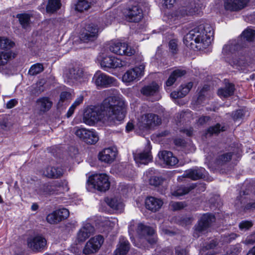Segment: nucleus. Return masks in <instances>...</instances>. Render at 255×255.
Segmentation results:
<instances>
[{
	"label": "nucleus",
	"instance_id": "1",
	"mask_svg": "<svg viewBox=\"0 0 255 255\" xmlns=\"http://www.w3.org/2000/svg\"><path fill=\"white\" fill-rule=\"evenodd\" d=\"M105 112L108 119L115 125L121 124L127 114L125 102L117 96H109L104 99L100 107L91 105L83 114L84 122L92 126L100 121Z\"/></svg>",
	"mask_w": 255,
	"mask_h": 255
},
{
	"label": "nucleus",
	"instance_id": "2",
	"mask_svg": "<svg viewBox=\"0 0 255 255\" xmlns=\"http://www.w3.org/2000/svg\"><path fill=\"white\" fill-rule=\"evenodd\" d=\"M222 53L226 61L234 68H239L246 63V50L241 40H233L223 46Z\"/></svg>",
	"mask_w": 255,
	"mask_h": 255
},
{
	"label": "nucleus",
	"instance_id": "3",
	"mask_svg": "<svg viewBox=\"0 0 255 255\" xmlns=\"http://www.w3.org/2000/svg\"><path fill=\"white\" fill-rule=\"evenodd\" d=\"M214 31L209 24H200L191 29L184 36L183 42L189 48L198 49L195 44L202 43L208 45L211 43V37L213 36Z\"/></svg>",
	"mask_w": 255,
	"mask_h": 255
},
{
	"label": "nucleus",
	"instance_id": "4",
	"mask_svg": "<svg viewBox=\"0 0 255 255\" xmlns=\"http://www.w3.org/2000/svg\"><path fill=\"white\" fill-rule=\"evenodd\" d=\"M136 230L139 236V243L135 245L136 247L140 249H149L156 244L157 235L152 227L139 223Z\"/></svg>",
	"mask_w": 255,
	"mask_h": 255
},
{
	"label": "nucleus",
	"instance_id": "5",
	"mask_svg": "<svg viewBox=\"0 0 255 255\" xmlns=\"http://www.w3.org/2000/svg\"><path fill=\"white\" fill-rule=\"evenodd\" d=\"M67 186L68 182L65 179L52 180L40 184L36 191L40 195H58L60 193L59 188Z\"/></svg>",
	"mask_w": 255,
	"mask_h": 255
},
{
	"label": "nucleus",
	"instance_id": "6",
	"mask_svg": "<svg viewBox=\"0 0 255 255\" xmlns=\"http://www.w3.org/2000/svg\"><path fill=\"white\" fill-rule=\"evenodd\" d=\"M124 15L126 20L129 22L138 23L143 17V10L140 5L136 2H130L124 9Z\"/></svg>",
	"mask_w": 255,
	"mask_h": 255
},
{
	"label": "nucleus",
	"instance_id": "7",
	"mask_svg": "<svg viewBox=\"0 0 255 255\" xmlns=\"http://www.w3.org/2000/svg\"><path fill=\"white\" fill-rule=\"evenodd\" d=\"M129 61V59L127 58L122 59L114 56L106 55L101 57L100 64L104 70L108 71L110 69L129 66L130 64Z\"/></svg>",
	"mask_w": 255,
	"mask_h": 255
},
{
	"label": "nucleus",
	"instance_id": "8",
	"mask_svg": "<svg viewBox=\"0 0 255 255\" xmlns=\"http://www.w3.org/2000/svg\"><path fill=\"white\" fill-rule=\"evenodd\" d=\"M89 184L99 191L106 192L110 187L111 183L109 176L106 173L95 174L91 175L88 179Z\"/></svg>",
	"mask_w": 255,
	"mask_h": 255
},
{
	"label": "nucleus",
	"instance_id": "9",
	"mask_svg": "<svg viewBox=\"0 0 255 255\" xmlns=\"http://www.w3.org/2000/svg\"><path fill=\"white\" fill-rule=\"evenodd\" d=\"M99 31V27L97 24L86 22L81 31L80 39L84 43L93 42L98 37Z\"/></svg>",
	"mask_w": 255,
	"mask_h": 255
},
{
	"label": "nucleus",
	"instance_id": "10",
	"mask_svg": "<svg viewBox=\"0 0 255 255\" xmlns=\"http://www.w3.org/2000/svg\"><path fill=\"white\" fill-rule=\"evenodd\" d=\"M215 219V215L210 213L203 214L194 226L193 237L197 238L200 234L209 228Z\"/></svg>",
	"mask_w": 255,
	"mask_h": 255
},
{
	"label": "nucleus",
	"instance_id": "11",
	"mask_svg": "<svg viewBox=\"0 0 255 255\" xmlns=\"http://www.w3.org/2000/svg\"><path fill=\"white\" fill-rule=\"evenodd\" d=\"M109 49L112 52L119 55L131 56L134 54L135 50L128 44L119 40H112L109 44Z\"/></svg>",
	"mask_w": 255,
	"mask_h": 255
},
{
	"label": "nucleus",
	"instance_id": "12",
	"mask_svg": "<svg viewBox=\"0 0 255 255\" xmlns=\"http://www.w3.org/2000/svg\"><path fill=\"white\" fill-rule=\"evenodd\" d=\"M27 244L28 247L35 253L43 252L47 248V240L41 234L28 238Z\"/></svg>",
	"mask_w": 255,
	"mask_h": 255
},
{
	"label": "nucleus",
	"instance_id": "13",
	"mask_svg": "<svg viewBox=\"0 0 255 255\" xmlns=\"http://www.w3.org/2000/svg\"><path fill=\"white\" fill-rule=\"evenodd\" d=\"M75 133L81 140L88 144H95L99 139L97 132L94 129L80 128L76 129Z\"/></svg>",
	"mask_w": 255,
	"mask_h": 255
},
{
	"label": "nucleus",
	"instance_id": "14",
	"mask_svg": "<svg viewBox=\"0 0 255 255\" xmlns=\"http://www.w3.org/2000/svg\"><path fill=\"white\" fill-rule=\"evenodd\" d=\"M233 152H225L223 150L217 151L214 154L213 164L216 168L220 169L226 166L232 159Z\"/></svg>",
	"mask_w": 255,
	"mask_h": 255
},
{
	"label": "nucleus",
	"instance_id": "15",
	"mask_svg": "<svg viewBox=\"0 0 255 255\" xmlns=\"http://www.w3.org/2000/svg\"><path fill=\"white\" fill-rule=\"evenodd\" d=\"M102 235H98L92 238L86 243L83 252L85 255H90L97 252L104 243Z\"/></svg>",
	"mask_w": 255,
	"mask_h": 255
},
{
	"label": "nucleus",
	"instance_id": "16",
	"mask_svg": "<svg viewBox=\"0 0 255 255\" xmlns=\"http://www.w3.org/2000/svg\"><path fill=\"white\" fill-rule=\"evenodd\" d=\"M95 84L98 88H104L111 86L116 81V79L112 77L103 73H96L93 78Z\"/></svg>",
	"mask_w": 255,
	"mask_h": 255
},
{
	"label": "nucleus",
	"instance_id": "17",
	"mask_svg": "<svg viewBox=\"0 0 255 255\" xmlns=\"http://www.w3.org/2000/svg\"><path fill=\"white\" fill-rule=\"evenodd\" d=\"M42 174L49 179H59L63 176L64 171L59 166L47 165L41 170Z\"/></svg>",
	"mask_w": 255,
	"mask_h": 255
},
{
	"label": "nucleus",
	"instance_id": "18",
	"mask_svg": "<svg viewBox=\"0 0 255 255\" xmlns=\"http://www.w3.org/2000/svg\"><path fill=\"white\" fill-rule=\"evenodd\" d=\"M69 216V211L66 208L56 210L47 217V221L51 224L58 223Z\"/></svg>",
	"mask_w": 255,
	"mask_h": 255
},
{
	"label": "nucleus",
	"instance_id": "19",
	"mask_svg": "<svg viewBox=\"0 0 255 255\" xmlns=\"http://www.w3.org/2000/svg\"><path fill=\"white\" fill-rule=\"evenodd\" d=\"M250 0H225L224 7L227 10L238 11L247 6Z\"/></svg>",
	"mask_w": 255,
	"mask_h": 255
},
{
	"label": "nucleus",
	"instance_id": "20",
	"mask_svg": "<svg viewBox=\"0 0 255 255\" xmlns=\"http://www.w3.org/2000/svg\"><path fill=\"white\" fill-rule=\"evenodd\" d=\"M117 155V151L109 147L99 152L98 157L99 160L101 162L111 164L115 160Z\"/></svg>",
	"mask_w": 255,
	"mask_h": 255
},
{
	"label": "nucleus",
	"instance_id": "21",
	"mask_svg": "<svg viewBox=\"0 0 255 255\" xmlns=\"http://www.w3.org/2000/svg\"><path fill=\"white\" fill-rule=\"evenodd\" d=\"M201 11V8L199 5L195 4L188 6H184L180 8L177 11V17H183L186 16H193L199 15Z\"/></svg>",
	"mask_w": 255,
	"mask_h": 255
},
{
	"label": "nucleus",
	"instance_id": "22",
	"mask_svg": "<svg viewBox=\"0 0 255 255\" xmlns=\"http://www.w3.org/2000/svg\"><path fill=\"white\" fill-rule=\"evenodd\" d=\"M142 123L147 128L159 126L161 124V119L159 116L152 114H145L142 116Z\"/></svg>",
	"mask_w": 255,
	"mask_h": 255
},
{
	"label": "nucleus",
	"instance_id": "23",
	"mask_svg": "<svg viewBox=\"0 0 255 255\" xmlns=\"http://www.w3.org/2000/svg\"><path fill=\"white\" fill-rule=\"evenodd\" d=\"M95 228L90 223H87L80 229L77 234L79 242H85L94 233Z\"/></svg>",
	"mask_w": 255,
	"mask_h": 255
},
{
	"label": "nucleus",
	"instance_id": "24",
	"mask_svg": "<svg viewBox=\"0 0 255 255\" xmlns=\"http://www.w3.org/2000/svg\"><path fill=\"white\" fill-rule=\"evenodd\" d=\"M163 201L157 198L149 196L145 200V208L153 212L159 210L163 205Z\"/></svg>",
	"mask_w": 255,
	"mask_h": 255
},
{
	"label": "nucleus",
	"instance_id": "25",
	"mask_svg": "<svg viewBox=\"0 0 255 255\" xmlns=\"http://www.w3.org/2000/svg\"><path fill=\"white\" fill-rule=\"evenodd\" d=\"M142 76V71L139 67H135L127 71L122 77L123 81L126 83H130Z\"/></svg>",
	"mask_w": 255,
	"mask_h": 255
},
{
	"label": "nucleus",
	"instance_id": "26",
	"mask_svg": "<svg viewBox=\"0 0 255 255\" xmlns=\"http://www.w3.org/2000/svg\"><path fill=\"white\" fill-rule=\"evenodd\" d=\"M36 106L40 113L48 112L52 107L53 102L48 97H42L36 101Z\"/></svg>",
	"mask_w": 255,
	"mask_h": 255
},
{
	"label": "nucleus",
	"instance_id": "27",
	"mask_svg": "<svg viewBox=\"0 0 255 255\" xmlns=\"http://www.w3.org/2000/svg\"><path fill=\"white\" fill-rule=\"evenodd\" d=\"M235 90L234 84L231 82L226 83L224 87L218 90L217 95L221 98H227L234 95Z\"/></svg>",
	"mask_w": 255,
	"mask_h": 255
},
{
	"label": "nucleus",
	"instance_id": "28",
	"mask_svg": "<svg viewBox=\"0 0 255 255\" xmlns=\"http://www.w3.org/2000/svg\"><path fill=\"white\" fill-rule=\"evenodd\" d=\"M160 158L168 166H174L178 162V158L170 151L163 150L159 153Z\"/></svg>",
	"mask_w": 255,
	"mask_h": 255
},
{
	"label": "nucleus",
	"instance_id": "29",
	"mask_svg": "<svg viewBox=\"0 0 255 255\" xmlns=\"http://www.w3.org/2000/svg\"><path fill=\"white\" fill-rule=\"evenodd\" d=\"M205 168L196 167L195 168L190 169L185 171V177L193 180H197L204 177Z\"/></svg>",
	"mask_w": 255,
	"mask_h": 255
},
{
	"label": "nucleus",
	"instance_id": "30",
	"mask_svg": "<svg viewBox=\"0 0 255 255\" xmlns=\"http://www.w3.org/2000/svg\"><path fill=\"white\" fill-rule=\"evenodd\" d=\"M196 187V184L192 183L188 185H180L177 186L172 194L175 197H180L189 193Z\"/></svg>",
	"mask_w": 255,
	"mask_h": 255
},
{
	"label": "nucleus",
	"instance_id": "31",
	"mask_svg": "<svg viewBox=\"0 0 255 255\" xmlns=\"http://www.w3.org/2000/svg\"><path fill=\"white\" fill-rule=\"evenodd\" d=\"M159 86L155 82H152L150 84L143 86L140 90L141 93L146 96H151L158 93Z\"/></svg>",
	"mask_w": 255,
	"mask_h": 255
},
{
	"label": "nucleus",
	"instance_id": "32",
	"mask_svg": "<svg viewBox=\"0 0 255 255\" xmlns=\"http://www.w3.org/2000/svg\"><path fill=\"white\" fill-rule=\"evenodd\" d=\"M186 74V71L182 69H176L173 71L169 75L168 79L165 82L167 87H170L173 85L177 79L182 77Z\"/></svg>",
	"mask_w": 255,
	"mask_h": 255
},
{
	"label": "nucleus",
	"instance_id": "33",
	"mask_svg": "<svg viewBox=\"0 0 255 255\" xmlns=\"http://www.w3.org/2000/svg\"><path fill=\"white\" fill-rule=\"evenodd\" d=\"M130 249V244L128 240L120 239L118 248L115 251V255H126Z\"/></svg>",
	"mask_w": 255,
	"mask_h": 255
},
{
	"label": "nucleus",
	"instance_id": "34",
	"mask_svg": "<svg viewBox=\"0 0 255 255\" xmlns=\"http://www.w3.org/2000/svg\"><path fill=\"white\" fill-rule=\"evenodd\" d=\"M225 131V127H222L221 124L217 123L214 126H210L206 129L205 130L204 135L207 136L209 135L210 136H213L214 134H218L221 131Z\"/></svg>",
	"mask_w": 255,
	"mask_h": 255
},
{
	"label": "nucleus",
	"instance_id": "35",
	"mask_svg": "<svg viewBox=\"0 0 255 255\" xmlns=\"http://www.w3.org/2000/svg\"><path fill=\"white\" fill-rule=\"evenodd\" d=\"M31 14L27 13H18L15 17L18 18V21L21 27L25 29L28 27L30 24Z\"/></svg>",
	"mask_w": 255,
	"mask_h": 255
},
{
	"label": "nucleus",
	"instance_id": "36",
	"mask_svg": "<svg viewBox=\"0 0 255 255\" xmlns=\"http://www.w3.org/2000/svg\"><path fill=\"white\" fill-rule=\"evenodd\" d=\"M135 160L140 163L147 164L152 161V157L150 151H143L138 153L135 157Z\"/></svg>",
	"mask_w": 255,
	"mask_h": 255
},
{
	"label": "nucleus",
	"instance_id": "37",
	"mask_svg": "<svg viewBox=\"0 0 255 255\" xmlns=\"http://www.w3.org/2000/svg\"><path fill=\"white\" fill-rule=\"evenodd\" d=\"M45 82L43 79L38 81L34 86L32 87L30 92L32 96H38L40 94L45 91L44 84Z\"/></svg>",
	"mask_w": 255,
	"mask_h": 255
},
{
	"label": "nucleus",
	"instance_id": "38",
	"mask_svg": "<svg viewBox=\"0 0 255 255\" xmlns=\"http://www.w3.org/2000/svg\"><path fill=\"white\" fill-rule=\"evenodd\" d=\"M93 1L88 0H78L75 5V10L82 12L88 10L93 5Z\"/></svg>",
	"mask_w": 255,
	"mask_h": 255
},
{
	"label": "nucleus",
	"instance_id": "39",
	"mask_svg": "<svg viewBox=\"0 0 255 255\" xmlns=\"http://www.w3.org/2000/svg\"><path fill=\"white\" fill-rule=\"evenodd\" d=\"M16 55V54L11 50L0 52V66L5 65L8 60L11 59V58H14Z\"/></svg>",
	"mask_w": 255,
	"mask_h": 255
},
{
	"label": "nucleus",
	"instance_id": "40",
	"mask_svg": "<svg viewBox=\"0 0 255 255\" xmlns=\"http://www.w3.org/2000/svg\"><path fill=\"white\" fill-rule=\"evenodd\" d=\"M241 37L246 41L253 42L255 40V30L248 27L242 32Z\"/></svg>",
	"mask_w": 255,
	"mask_h": 255
},
{
	"label": "nucleus",
	"instance_id": "41",
	"mask_svg": "<svg viewBox=\"0 0 255 255\" xmlns=\"http://www.w3.org/2000/svg\"><path fill=\"white\" fill-rule=\"evenodd\" d=\"M15 46V43L7 37L0 36V49L4 51L11 50Z\"/></svg>",
	"mask_w": 255,
	"mask_h": 255
},
{
	"label": "nucleus",
	"instance_id": "42",
	"mask_svg": "<svg viewBox=\"0 0 255 255\" xmlns=\"http://www.w3.org/2000/svg\"><path fill=\"white\" fill-rule=\"evenodd\" d=\"M60 0H48L46 6V10L47 12L53 13L61 7Z\"/></svg>",
	"mask_w": 255,
	"mask_h": 255
},
{
	"label": "nucleus",
	"instance_id": "43",
	"mask_svg": "<svg viewBox=\"0 0 255 255\" xmlns=\"http://www.w3.org/2000/svg\"><path fill=\"white\" fill-rule=\"evenodd\" d=\"M149 183L151 186L159 187L161 185L165 180V178L161 176L151 175L149 176Z\"/></svg>",
	"mask_w": 255,
	"mask_h": 255
},
{
	"label": "nucleus",
	"instance_id": "44",
	"mask_svg": "<svg viewBox=\"0 0 255 255\" xmlns=\"http://www.w3.org/2000/svg\"><path fill=\"white\" fill-rule=\"evenodd\" d=\"M44 70L43 65L42 63H37L33 64L30 67L28 70V74L31 76H35Z\"/></svg>",
	"mask_w": 255,
	"mask_h": 255
},
{
	"label": "nucleus",
	"instance_id": "45",
	"mask_svg": "<svg viewBox=\"0 0 255 255\" xmlns=\"http://www.w3.org/2000/svg\"><path fill=\"white\" fill-rule=\"evenodd\" d=\"M84 98L82 96H80L79 97L77 98L74 102L72 104V105L69 108L67 114H66V117L69 118L70 117L72 116V115L74 114V111L76 107L79 106L80 104L82 103L83 101Z\"/></svg>",
	"mask_w": 255,
	"mask_h": 255
},
{
	"label": "nucleus",
	"instance_id": "46",
	"mask_svg": "<svg viewBox=\"0 0 255 255\" xmlns=\"http://www.w3.org/2000/svg\"><path fill=\"white\" fill-rule=\"evenodd\" d=\"M69 73L71 78L78 80L83 76L84 72L81 68L77 67L71 69Z\"/></svg>",
	"mask_w": 255,
	"mask_h": 255
},
{
	"label": "nucleus",
	"instance_id": "47",
	"mask_svg": "<svg viewBox=\"0 0 255 255\" xmlns=\"http://www.w3.org/2000/svg\"><path fill=\"white\" fill-rule=\"evenodd\" d=\"M105 200L107 204L113 209L118 210L120 209V207L121 206V203L116 198L107 197Z\"/></svg>",
	"mask_w": 255,
	"mask_h": 255
},
{
	"label": "nucleus",
	"instance_id": "48",
	"mask_svg": "<svg viewBox=\"0 0 255 255\" xmlns=\"http://www.w3.org/2000/svg\"><path fill=\"white\" fill-rule=\"evenodd\" d=\"M246 113V111L245 109H239L232 112L231 117L233 120L236 122L243 119L245 116Z\"/></svg>",
	"mask_w": 255,
	"mask_h": 255
},
{
	"label": "nucleus",
	"instance_id": "49",
	"mask_svg": "<svg viewBox=\"0 0 255 255\" xmlns=\"http://www.w3.org/2000/svg\"><path fill=\"white\" fill-rule=\"evenodd\" d=\"M11 126L10 123L7 118V115H3L0 116V127L4 130H7Z\"/></svg>",
	"mask_w": 255,
	"mask_h": 255
},
{
	"label": "nucleus",
	"instance_id": "50",
	"mask_svg": "<svg viewBox=\"0 0 255 255\" xmlns=\"http://www.w3.org/2000/svg\"><path fill=\"white\" fill-rule=\"evenodd\" d=\"M254 225L252 221L244 220L241 221L239 225L240 230L247 231L251 228Z\"/></svg>",
	"mask_w": 255,
	"mask_h": 255
},
{
	"label": "nucleus",
	"instance_id": "51",
	"mask_svg": "<svg viewBox=\"0 0 255 255\" xmlns=\"http://www.w3.org/2000/svg\"><path fill=\"white\" fill-rule=\"evenodd\" d=\"M169 49L172 54H176L178 53L177 41L175 39H171L168 43Z\"/></svg>",
	"mask_w": 255,
	"mask_h": 255
},
{
	"label": "nucleus",
	"instance_id": "52",
	"mask_svg": "<svg viewBox=\"0 0 255 255\" xmlns=\"http://www.w3.org/2000/svg\"><path fill=\"white\" fill-rule=\"evenodd\" d=\"M71 94L67 91H63L60 94V99L57 103L58 106H60L61 103V105L62 103L64 102L65 101L71 98Z\"/></svg>",
	"mask_w": 255,
	"mask_h": 255
},
{
	"label": "nucleus",
	"instance_id": "53",
	"mask_svg": "<svg viewBox=\"0 0 255 255\" xmlns=\"http://www.w3.org/2000/svg\"><path fill=\"white\" fill-rule=\"evenodd\" d=\"M193 220L192 217L185 216L180 218L179 220V224L182 226L190 225L192 224Z\"/></svg>",
	"mask_w": 255,
	"mask_h": 255
},
{
	"label": "nucleus",
	"instance_id": "54",
	"mask_svg": "<svg viewBox=\"0 0 255 255\" xmlns=\"http://www.w3.org/2000/svg\"><path fill=\"white\" fill-rule=\"evenodd\" d=\"M238 236V235L234 233L226 234L223 237V241L225 243L229 244L233 242L234 240H236Z\"/></svg>",
	"mask_w": 255,
	"mask_h": 255
},
{
	"label": "nucleus",
	"instance_id": "55",
	"mask_svg": "<svg viewBox=\"0 0 255 255\" xmlns=\"http://www.w3.org/2000/svg\"><path fill=\"white\" fill-rule=\"evenodd\" d=\"M218 245L217 241L215 240H212L209 242L205 243L203 247L204 251L214 249Z\"/></svg>",
	"mask_w": 255,
	"mask_h": 255
},
{
	"label": "nucleus",
	"instance_id": "56",
	"mask_svg": "<svg viewBox=\"0 0 255 255\" xmlns=\"http://www.w3.org/2000/svg\"><path fill=\"white\" fill-rule=\"evenodd\" d=\"M173 143L176 146L183 148L185 147L187 145V142L186 140L180 137L175 138L173 140Z\"/></svg>",
	"mask_w": 255,
	"mask_h": 255
},
{
	"label": "nucleus",
	"instance_id": "57",
	"mask_svg": "<svg viewBox=\"0 0 255 255\" xmlns=\"http://www.w3.org/2000/svg\"><path fill=\"white\" fill-rule=\"evenodd\" d=\"M185 205L184 203L182 202H174L172 205V207L174 211H178L183 209Z\"/></svg>",
	"mask_w": 255,
	"mask_h": 255
},
{
	"label": "nucleus",
	"instance_id": "58",
	"mask_svg": "<svg viewBox=\"0 0 255 255\" xmlns=\"http://www.w3.org/2000/svg\"><path fill=\"white\" fill-rule=\"evenodd\" d=\"M210 120V117L207 116H202L198 118L197 123L200 126L206 124Z\"/></svg>",
	"mask_w": 255,
	"mask_h": 255
},
{
	"label": "nucleus",
	"instance_id": "59",
	"mask_svg": "<svg viewBox=\"0 0 255 255\" xmlns=\"http://www.w3.org/2000/svg\"><path fill=\"white\" fill-rule=\"evenodd\" d=\"M175 253L176 255H186V251L185 249L178 246L175 248Z\"/></svg>",
	"mask_w": 255,
	"mask_h": 255
},
{
	"label": "nucleus",
	"instance_id": "60",
	"mask_svg": "<svg viewBox=\"0 0 255 255\" xmlns=\"http://www.w3.org/2000/svg\"><path fill=\"white\" fill-rule=\"evenodd\" d=\"M18 104L17 101L15 99H10L6 103V108L11 109L14 107Z\"/></svg>",
	"mask_w": 255,
	"mask_h": 255
},
{
	"label": "nucleus",
	"instance_id": "61",
	"mask_svg": "<svg viewBox=\"0 0 255 255\" xmlns=\"http://www.w3.org/2000/svg\"><path fill=\"white\" fill-rule=\"evenodd\" d=\"M164 4L167 8H171L177 0H163Z\"/></svg>",
	"mask_w": 255,
	"mask_h": 255
},
{
	"label": "nucleus",
	"instance_id": "62",
	"mask_svg": "<svg viewBox=\"0 0 255 255\" xmlns=\"http://www.w3.org/2000/svg\"><path fill=\"white\" fill-rule=\"evenodd\" d=\"M252 209H255V202L248 203L244 207V210L245 211Z\"/></svg>",
	"mask_w": 255,
	"mask_h": 255
},
{
	"label": "nucleus",
	"instance_id": "63",
	"mask_svg": "<svg viewBox=\"0 0 255 255\" xmlns=\"http://www.w3.org/2000/svg\"><path fill=\"white\" fill-rule=\"evenodd\" d=\"M134 126L131 122H128L126 127V131L127 132H129L134 129Z\"/></svg>",
	"mask_w": 255,
	"mask_h": 255
},
{
	"label": "nucleus",
	"instance_id": "64",
	"mask_svg": "<svg viewBox=\"0 0 255 255\" xmlns=\"http://www.w3.org/2000/svg\"><path fill=\"white\" fill-rule=\"evenodd\" d=\"M182 132L185 133L187 136L190 137L193 135V129L192 128H185L182 130Z\"/></svg>",
	"mask_w": 255,
	"mask_h": 255
}]
</instances>
